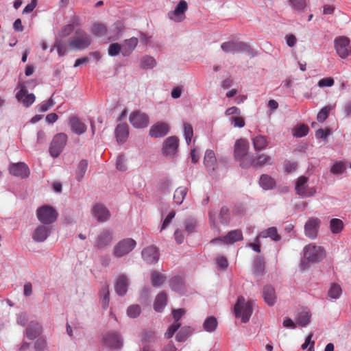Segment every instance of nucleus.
<instances>
[{"mask_svg":"<svg viewBox=\"0 0 351 351\" xmlns=\"http://www.w3.org/2000/svg\"><path fill=\"white\" fill-rule=\"evenodd\" d=\"M104 344L110 349H119L122 346V340L117 332H108L104 337Z\"/></svg>","mask_w":351,"mask_h":351,"instance_id":"15","label":"nucleus"},{"mask_svg":"<svg viewBox=\"0 0 351 351\" xmlns=\"http://www.w3.org/2000/svg\"><path fill=\"white\" fill-rule=\"evenodd\" d=\"M136 241L131 239H123L119 241L113 247L112 254L116 258H121L128 254L136 247Z\"/></svg>","mask_w":351,"mask_h":351,"instance_id":"3","label":"nucleus"},{"mask_svg":"<svg viewBox=\"0 0 351 351\" xmlns=\"http://www.w3.org/2000/svg\"><path fill=\"white\" fill-rule=\"evenodd\" d=\"M178 138L176 136L167 138L163 145L162 151L166 155L174 154L178 147Z\"/></svg>","mask_w":351,"mask_h":351,"instance_id":"21","label":"nucleus"},{"mask_svg":"<svg viewBox=\"0 0 351 351\" xmlns=\"http://www.w3.org/2000/svg\"><path fill=\"white\" fill-rule=\"evenodd\" d=\"M69 125L71 131L77 135H82L87 130V125L77 116L69 118Z\"/></svg>","mask_w":351,"mask_h":351,"instance_id":"18","label":"nucleus"},{"mask_svg":"<svg viewBox=\"0 0 351 351\" xmlns=\"http://www.w3.org/2000/svg\"><path fill=\"white\" fill-rule=\"evenodd\" d=\"M188 5L186 1L181 0L178 3L175 10L169 13V16L176 22H181L185 19V12L187 10Z\"/></svg>","mask_w":351,"mask_h":351,"instance_id":"14","label":"nucleus"},{"mask_svg":"<svg viewBox=\"0 0 351 351\" xmlns=\"http://www.w3.org/2000/svg\"><path fill=\"white\" fill-rule=\"evenodd\" d=\"M169 132V126L167 123L158 122L149 129V136L153 138H162Z\"/></svg>","mask_w":351,"mask_h":351,"instance_id":"16","label":"nucleus"},{"mask_svg":"<svg viewBox=\"0 0 351 351\" xmlns=\"http://www.w3.org/2000/svg\"><path fill=\"white\" fill-rule=\"evenodd\" d=\"M341 294V288L339 285L333 284L328 291V295L330 298L336 299Z\"/></svg>","mask_w":351,"mask_h":351,"instance_id":"52","label":"nucleus"},{"mask_svg":"<svg viewBox=\"0 0 351 351\" xmlns=\"http://www.w3.org/2000/svg\"><path fill=\"white\" fill-rule=\"evenodd\" d=\"M113 240L112 232L108 229L101 230L96 239L95 246L97 249H104L110 245Z\"/></svg>","mask_w":351,"mask_h":351,"instance_id":"12","label":"nucleus"},{"mask_svg":"<svg viewBox=\"0 0 351 351\" xmlns=\"http://www.w3.org/2000/svg\"><path fill=\"white\" fill-rule=\"evenodd\" d=\"M141 313V308L138 305H131L128 308L127 313L130 317H136Z\"/></svg>","mask_w":351,"mask_h":351,"instance_id":"59","label":"nucleus"},{"mask_svg":"<svg viewBox=\"0 0 351 351\" xmlns=\"http://www.w3.org/2000/svg\"><path fill=\"white\" fill-rule=\"evenodd\" d=\"M234 310L236 317L241 318V321L246 323L250 320L252 314V304L251 302H246L243 296H239Z\"/></svg>","mask_w":351,"mask_h":351,"instance_id":"1","label":"nucleus"},{"mask_svg":"<svg viewBox=\"0 0 351 351\" xmlns=\"http://www.w3.org/2000/svg\"><path fill=\"white\" fill-rule=\"evenodd\" d=\"M335 105H328L323 107L317 115V120L319 122L323 123L328 117L330 112L333 110Z\"/></svg>","mask_w":351,"mask_h":351,"instance_id":"40","label":"nucleus"},{"mask_svg":"<svg viewBox=\"0 0 351 351\" xmlns=\"http://www.w3.org/2000/svg\"><path fill=\"white\" fill-rule=\"evenodd\" d=\"M221 48L226 53H232L249 51L250 50V47L247 44L234 40L223 43Z\"/></svg>","mask_w":351,"mask_h":351,"instance_id":"9","label":"nucleus"},{"mask_svg":"<svg viewBox=\"0 0 351 351\" xmlns=\"http://www.w3.org/2000/svg\"><path fill=\"white\" fill-rule=\"evenodd\" d=\"M9 171L12 175L22 178H27L29 174V168L24 162L12 164L10 166Z\"/></svg>","mask_w":351,"mask_h":351,"instance_id":"19","label":"nucleus"},{"mask_svg":"<svg viewBox=\"0 0 351 351\" xmlns=\"http://www.w3.org/2000/svg\"><path fill=\"white\" fill-rule=\"evenodd\" d=\"M42 332L41 325L35 322H31L26 329V336L30 339L33 340L39 336Z\"/></svg>","mask_w":351,"mask_h":351,"instance_id":"26","label":"nucleus"},{"mask_svg":"<svg viewBox=\"0 0 351 351\" xmlns=\"http://www.w3.org/2000/svg\"><path fill=\"white\" fill-rule=\"evenodd\" d=\"M308 127L304 124H302L295 128L293 135L296 137L300 138L306 136L308 134Z\"/></svg>","mask_w":351,"mask_h":351,"instance_id":"54","label":"nucleus"},{"mask_svg":"<svg viewBox=\"0 0 351 351\" xmlns=\"http://www.w3.org/2000/svg\"><path fill=\"white\" fill-rule=\"evenodd\" d=\"M346 170V165L343 162L339 161L335 162L330 169V172L333 174H342Z\"/></svg>","mask_w":351,"mask_h":351,"instance_id":"49","label":"nucleus"},{"mask_svg":"<svg viewBox=\"0 0 351 351\" xmlns=\"http://www.w3.org/2000/svg\"><path fill=\"white\" fill-rule=\"evenodd\" d=\"M116 166L117 169L121 171H125L126 170L127 167L125 165V159L124 156L121 155L117 157Z\"/></svg>","mask_w":351,"mask_h":351,"instance_id":"63","label":"nucleus"},{"mask_svg":"<svg viewBox=\"0 0 351 351\" xmlns=\"http://www.w3.org/2000/svg\"><path fill=\"white\" fill-rule=\"evenodd\" d=\"M259 184L263 189L269 190L275 187L276 182L271 176L263 174L260 178Z\"/></svg>","mask_w":351,"mask_h":351,"instance_id":"35","label":"nucleus"},{"mask_svg":"<svg viewBox=\"0 0 351 351\" xmlns=\"http://www.w3.org/2000/svg\"><path fill=\"white\" fill-rule=\"evenodd\" d=\"M130 123L136 128H144L149 124V117L143 112L135 111L130 116Z\"/></svg>","mask_w":351,"mask_h":351,"instance_id":"11","label":"nucleus"},{"mask_svg":"<svg viewBox=\"0 0 351 351\" xmlns=\"http://www.w3.org/2000/svg\"><path fill=\"white\" fill-rule=\"evenodd\" d=\"M175 215H176V212L174 210L169 212V213L167 215V216L166 217V218L164 219V221L162 222V224L160 228V231L166 229L171 224Z\"/></svg>","mask_w":351,"mask_h":351,"instance_id":"60","label":"nucleus"},{"mask_svg":"<svg viewBox=\"0 0 351 351\" xmlns=\"http://www.w3.org/2000/svg\"><path fill=\"white\" fill-rule=\"evenodd\" d=\"M115 134L119 143H124L129 135L128 125L126 123L119 124L115 129Z\"/></svg>","mask_w":351,"mask_h":351,"instance_id":"30","label":"nucleus"},{"mask_svg":"<svg viewBox=\"0 0 351 351\" xmlns=\"http://www.w3.org/2000/svg\"><path fill=\"white\" fill-rule=\"evenodd\" d=\"M310 317L311 315L308 312L300 313L296 320V324L302 327L306 326L310 321Z\"/></svg>","mask_w":351,"mask_h":351,"instance_id":"47","label":"nucleus"},{"mask_svg":"<svg viewBox=\"0 0 351 351\" xmlns=\"http://www.w3.org/2000/svg\"><path fill=\"white\" fill-rule=\"evenodd\" d=\"M263 296L265 302L268 305L272 306L275 304L276 300V295L274 288L271 286L267 285L264 287L263 291Z\"/></svg>","mask_w":351,"mask_h":351,"instance_id":"28","label":"nucleus"},{"mask_svg":"<svg viewBox=\"0 0 351 351\" xmlns=\"http://www.w3.org/2000/svg\"><path fill=\"white\" fill-rule=\"evenodd\" d=\"M155 332L152 330H144L142 332L143 343H151L155 340Z\"/></svg>","mask_w":351,"mask_h":351,"instance_id":"51","label":"nucleus"},{"mask_svg":"<svg viewBox=\"0 0 351 351\" xmlns=\"http://www.w3.org/2000/svg\"><path fill=\"white\" fill-rule=\"evenodd\" d=\"M37 217L43 224H50L53 223L57 217V211L49 206H43L37 210Z\"/></svg>","mask_w":351,"mask_h":351,"instance_id":"4","label":"nucleus"},{"mask_svg":"<svg viewBox=\"0 0 351 351\" xmlns=\"http://www.w3.org/2000/svg\"><path fill=\"white\" fill-rule=\"evenodd\" d=\"M100 296L102 306L104 308H106L109 304V285L105 283L101 288Z\"/></svg>","mask_w":351,"mask_h":351,"instance_id":"39","label":"nucleus"},{"mask_svg":"<svg viewBox=\"0 0 351 351\" xmlns=\"http://www.w3.org/2000/svg\"><path fill=\"white\" fill-rule=\"evenodd\" d=\"M50 229L48 227L40 225L35 230L32 238L36 242H43L47 238Z\"/></svg>","mask_w":351,"mask_h":351,"instance_id":"27","label":"nucleus"},{"mask_svg":"<svg viewBox=\"0 0 351 351\" xmlns=\"http://www.w3.org/2000/svg\"><path fill=\"white\" fill-rule=\"evenodd\" d=\"M91 43L90 36L81 29H77L75 35L69 43V46L72 49L82 50L87 48Z\"/></svg>","mask_w":351,"mask_h":351,"instance_id":"2","label":"nucleus"},{"mask_svg":"<svg viewBox=\"0 0 351 351\" xmlns=\"http://www.w3.org/2000/svg\"><path fill=\"white\" fill-rule=\"evenodd\" d=\"M122 53V46L121 45L115 43H112L109 46L108 48V54L111 56H116L119 53Z\"/></svg>","mask_w":351,"mask_h":351,"instance_id":"56","label":"nucleus"},{"mask_svg":"<svg viewBox=\"0 0 351 351\" xmlns=\"http://www.w3.org/2000/svg\"><path fill=\"white\" fill-rule=\"evenodd\" d=\"M170 287L175 291H182L184 288V282L181 277L175 276L171 279Z\"/></svg>","mask_w":351,"mask_h":351,"instance_id":"41","label":"nucleus"},{"mask_svg":"<svg viewBox=\"0 0 351 351\" xmlns=\"http://www.w3.org/2000/svg\"><path fill=\"white\" fill-rule=\"evenodd\" d=\"M267 237H269L271 239L275 241H278L281 239V237L278 233V230L276 227H270L267 230L262 231L260 234L256 237V241H258L260 238Z\"/></svg>","mask_w":351,"mask_h":351,"instance_id":"33","label":"nucleus"},{"mask_svg":"<svg viewBox=\"0 0 351 351\" xmlns=\"http://www.w3.org/2000/svg\"><path fill=\"white\" fill-rule=\"evenodd\" d=\"M142 257L149 264L156 263L159 258L157 248L155 246H149L142 251Z\"/></svg>","mask_w":351,"mask_h":351,"instance_id":"20","label":"nucleus"},{"mask_svg":"<svg viewBox=\"0 0 351 351\" xmlns=\"http://www.w3.org/2000/svg\"><path fill=\"white\" fill-rule=\"evenodd\" d=\"M308 178L305 176H300L295 182V191L298 195L302 197L313 196L316 190L314 188H308L307 186Z\"/></svg>","mask_w":351,"mask_h":351,"instance_id":"10","label":"nucleus"},{"mask_svg":"<svg viewBox=\"0 0 351 351\" xmlns=\"http://www.w3.org/2000/svg\"><path fill=\"white\" fill-rule=\"evenodd\" d=\"M337 53L341 58H346L349 55L348 47L350 44V39L347 37H339L335 40Z\"/></svg>","mask_w":351,"mask_h":351,"instance_id":"17","label":"nucleus"},{"mask_svg":"<svg viewBox=\"0 0 351 351\" xmlns=\"http://www.w3.org/2000/svg\"><path fill=\"white\" fill-rule=\"evenodd\" d=\"M335 81L334 79L331 77H324L321 79L318 83L317 85L320 88L324 87H330L334 85Z\"/></svg>","mask_w":351,"mask_h":351,"instance_id":"61","label":"nucleus"},{"mask_svg":"<svg viewBox=\"0 0 351 351\" xmlns=\"http://www.w3.org/2000/svg\"><path fill=\"white\" fill-rule=\"evenodd\" d=\"M87 167H88V162L86 160H82L79 162L77 168L76 169V172H75L76 179L78 181H80L83 178L84 174L87 170Z\"/></svg>","mask_w":351,"mask_h":351,"instance_id":"45","label":"nucleus"},{"mask_svg":"<svg viewBox=\"0 0 351 351\" xmlns=\"http://www.w3.org/2000/svg\"><path fill=\"white\" fill-rule=\"evenodd\" d=\"M138 44V39L132 37L130 39L125 40L122 46V54L124 56H129L132 51L135 49Z\"/></svg>","mask_w":351,"mask_h":351,"instance_id":"34","label":"nucleus"},{"mask_svg":"<svg viewBox=\"0 0 351 351\" xmlns=\"http://www.w3.org/2000/svg\"><path fill=\"white\" fill-rule=\"evenodd\" d=\"M304 256L311 262H319L325 256L323 247L314 244H309L304 247Z\"/></svg>","mask_w":351,"mask_h":351,"instance_id":"5","label":"nucleus"},{"mask_svg":"<svg viewBox=\"0 0 351 351\" xmlns=\"http://www.w3.org/2000/svg\"><path fill=\"white\" fill-rule=\"evenodd\" d=\"M80 23L77 16L72 18V22L70 24L63 26L60 31L59 36L62 38L69 36L74 30L75 27L80 26Z\"/></svg>","mask_w":351,"mask_h":351,"instance_id":"32","label":"nucleus"},{"mask_svg":"<svg viewBox=\"0 0 351 351\" xmlns=\"http://www.w3.org/2000/svg\"><path fill=\"white\" fill-rule=\"evenodd\" d=\"M20 90L16 94V98L19 101H21L24 106H30L35 101V95L33 93L27 94V90L23 84H19Z\"/></svg>","mask_w":351,"mask_h":351,"instance_id":"13","label":"nucleus"},{"mask_svg":"<svg viewBox=\"0 0 351 351\" xmlns=\"http://www.w3.org/2000/svg\"><path fill=\"white\" fill-rule=\"evenodd\" d=\"M185 230L188 232V233H191L194 231L196 221L193 219H188L184 222Z\"/></svg>","mask_w":351,"mask_h":351,"instance_id":"64","label":"nucleus"},{"mask_svg":"<svg viewBox=\"0 0 351 351\" xmlns=\"http://www.w3.org/2000/svg\"><path fill=\"white\" fill-rule=\"evenodd\" d=\"M165 276L156 271L152 272L151 280L154 287L160 286L165 280Z\"/></svg>","mask_w":351,"mask_h":351,"instance_id":"44","label":"nucleus"},{"mask_svg":"<svg viewBox=\"0 0 351 351\" xmlns=\"http://www.w3.org/2000/svg\"><path fill=\"white\" fill-rule=\"evenodd\" d=\"M219 218L221 223L223 224H227L230 221V211L229 209L223 206L221 208Z\"/></svg>","mask_w":351,"mask_h":351,"instance_id":"53","label":"nucleus"},{"mask_svg":"<svg viewBox=\"0 0 351 351\" xmlns=\"http://www.w3.org/2000/svg\"><path fill=\"white\" fill-rule=\"evenodd\" d=\"M167 296L164 292L159 293L154 301V308L156 311L160 312L167 304Z\"/></svg>","mask_w":351,"mask_h":351,"instance_id":"38","label":"nucleus"},{"mask_svg":"<svg viewBox=\"0 0 351 351\" xmlns=\"http://www.w3.org/2000/svg\"><path fill=\"white\" fill-rule=\"evenodd\" d=\"M243 239V234L241 230H232L225 236L222 239H219L218 240H222L226 243H233L234 242L241 241ZM217 239L213 240L212 242H215Z\"/></svg>","mask_w":351,"mask_h":351,"instance_id":"29","label":"nucleus"},{"mask_svg":"<svg viewBox=\"0 0 351 351\" xmlns=\"http://www.w3.org/2000/svg\"><path fill=\"white\" fill-rule=\"evenodd\" d=\"M124 28L125 26L123 22L119 21L115 22L108 32V40H116L119 39Z\"/></svg>","mask_w":351,"mask_h":351,"instance_id":"25","label":"nucleus"},{"mask_svg":"<svg viewBox=\"0 0 351 351\" xmlns=\"http://www.w3.org/2000/svg\"><path fill=\"white\" fill-rule=\"evenodd\" d=\"M272 164V158L268 155L262 154L256 157L251 156L247 162L245 160L242 161V168H248L251 166L263 167L265 165H271Z\"/></svg>","mask_w":351,"mask_h":351,"instance_id":"8","label":"nucleus"},{"mask_svg":"<svg viewBox=\"0 0 351 351\" xmlns=\"http://www.w3.org/2000/svg\"><path fill=\"white\" fill-rule=\"evenodd\" d=\"M91 32L96 36H102L107 33V28L104 24L96 23L93 25Z\"/></svg>","mask_w":351,"mask_h":351,"instance_id":"42","label":"nucleus"},{"mask_svg":"<svg viewBox=\"0 0 351 351\" xmlns=\"http://www.w3.org/2000/svg\"><path fill=\"white\" fill-rule=\"evenodd\" d=\"M204 328L207 332H213L214 331L217 326V319L215 317H208L204 324H203Z\"/></svg>","mask_w":351,"mask_h":351,"instance_id":"46","label":"nucleus"},{"mask_svg":"<svg viewBox=\"0 0 351 351\" xmlns=\"http://www.w3.org/2000/svg\"><path fill=\"white\" fill-rule=\"evenodd\" d=\"M204 163L209 171H214L216 167L217 159L215 154L213 150L208 149L206 151Z\"/></svg>","mask_w":351,"mask_h":351,"instance_id":"31","label":"nucleus"},{"mask_svg":"<svg viewBox=\"0 0 351 351\" xmlns=\"http://www.w3.org/2000/svg\"><path fill=\"white\" fill-rule=\"evenodd\" d=\"M184 133L186 142L187 145H189L193 136V128L190 123H184Z\"/></svg>","mask_w":351,"mask_h":351,"instance_id":"48","label":"nucleus"},{"mask_svg":"<svg viewBox=\"0 0 351 351\" xmlns=\"http://www.w3.org/2000/svg\"><path fill=\"white\" fill-rule=\"evenodd\" d=\"M188 193V188L185 186H179L177 188L173 194V201L178 204L180 205L185 199Z\"/></svg>","mask_w":351,"mask_h":351,"instance_id":"36","label":"nucleus"},{"mask_svg":"<svg viewBox=\"0 0 351 351\" xmlns=\"http://www.w3.org/2000/svg\"><path fill=\"white\" fill-rule=\"evenodd\" d=\"M254 148L256 151L264 149L268 145V141L266 136L258 135L252 138Z\"/></svg>","mask_w":351,"mask_h":351,"instance_id":"37","label":"nucleus"},{"mask_svg":"<svg viewBox=\"0 0 351 351\" xmlns=\"http://www.w3.org/2000/svg\"><path fill=\"white\" fill-rule=\"evenodd\" d=\"M155 64V60L151 56L143 57L141 60V66L143 69H151Z\"/></svg>","mask_w":351,"mask_h":351,"instance_id":"58","label":"nucleus"},{"mask_svg":"<svg viewBox=\"0 0 351 351\" xmlns=\"http://www.w3.org/2000/svg\"><path fill=\"white\" fill-rule=\"evenodd\" d=\"M248 143L244 139L237 140L234 145V156L235 158L240 162V165L242 167V161L245 160L246 162L249 160L251 156L247 155Z\"/></svg>","mask_w":351,"mask_h":351,"instance_id":"7","label":"nucleus"},{"mask_svg":"<svg viewBox=\"0 0 351 351\" xmlns=\"http://www.w3.org/2000/svg\"><path fill=\"white\" fill-rule=\"evenodd\" d=\"M54 47H56L59 56H62L66 54V46L61 40H57Z\"/></svg>","mask_w":351,"mask_h":351,"instance_id":"62","label":"nucleus"},{"mask_svg":"<svg viewBox=\"0 0 351 351\" xmlns=\"http://www.w3.org/2000/svg\"><path fill=\"white\" fill-rule=\"evenodd\" d=\"M180 324L177 322H174L168 328L167 332L165 333V337L167 339L171 338L175 332L178 330L180 327Z\"/></svg>","mask_w":351,"mask_h":351,"instance_id":"57","label":"nucleus"},{"mask_svg":"<svg viewBox=\"0 0 351 351\" xmlns=\"http://www.w3.org/2000/svg\"><path fill=\"white\" fill-rule=\"evenodd\" d=\"M330 228L333 234H338L343 230V223L339 219H332L330 221Z\"/></svg>","mask_w":351,"mask_h":351,"instance_id":"43","label":"nucleus"},{"mask_svg":"<svg viewBox=\"0 0 351 351\" xmlns=\"http://www.w3.org/2000/svg\"><path fill=\"white\" fill-rule=\"evenodd\" d=\"M190 332L189 328H182L176 335V339L179 342L184 341L190 335Z\"/></svg>","mask_w":351,"mask_h":351,"instance_id":"55","label":"nucleus"},{"mask_svg":"<svg viewBox=\"0 0 351 351\" xmlns=\"http://www.w3.org/2000/svg\"><path fill=\"white\" fill-rule=\"evenodd\" d=\"M128 278L126 275L121 274L118 276L115 283V291L119 295H124L128 291Z\"/></svg>","mask_w":351,"mask_h":351,"instance_id":"24","label":"nucleus"},{"mask_svg":"<svg viewBox=\"0 0 351 351\" xmlns=\"http://www.w3.org/2000/svg\"><path fill=\"white\" fill-rule=\"evenodd\" d=\"M67 141V135L59 133L54 136L49 147V153L53 158H57L62 152Z\"/></svg>","mask_w":351,"mask_h":351,"instance_id":"6","label":"nucleus"},{"mask_svg":"<svg viewBox=\"0 0 351 351\" xmlns=\"http://www.w3.org/2000/svg\"><path fill=\"white\" fill-rule=\"evenodd\" d=\"M319 223V220L317 218L310 219L305 224L306 235L309 238L314 239L317 235Z\"/></svg>","mask_w":351,"mask_h":351,"instance_id":"23","label":"nucleus"},{"mask_svg":"<svg viewBox=\"0 0 351 351\" xmlns=\"http://www.w3.org/2000/svg\"><path fill=\"white\" fill-rule=\"evenodd\" d=\"M292 8L300 12H303L306 7L305 0H289Z\"/></svg>","mask_w":351,"mask_h":351,"instance_id":"50","label":"nucleus"},{"mask_svg":"<svg viewBox=\"0 0 351 351\" xmlns=\"http://www.w3.org/2000/svg\"><path fill=\"white\" fill-rule=\"evenodd\" d=\"M93 214L100 222L106 221L110 217V212L103 204H97L93 209Z\"/></svg>","mask_w":351,"mask_h":351,"instance_id":"22","label":"nucleus"}]
</instances>
